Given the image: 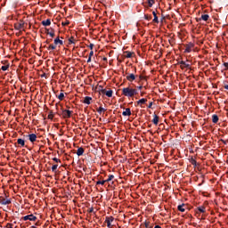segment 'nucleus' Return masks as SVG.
Returning <instances> with one entry per match:
<instances>
[{
	"instance_id": "b1692460",
	"label": "nucleus",
	"mask_w": 228,
	"mask_h": 228,
	"mask_svg": "<svg viewBox=\"0 0 228 228\" xmlns=\"http://www.w3.org/2000/svg\"><path fill=\"white\" fill-rule=\"evenodd\" d=\"M147 4H148L149 8H152V6H154V4H156V0H147Z\"/></svg>"
},
{
	"instance_id": "2eb2a0df",
	"label": "nucleus",
	"mask_w": 228,
	"mask_h": 228,
	"mask_svg": "<svg viewBox=\"0 0 228 228\" xmlns=\"http://www.w3.org/2000/svg\"><path fill=\"white\" fill-rule=\"evenodd\" d=\"M133 56H134V52H129V51H125L124 52V57L125 58H133Z\"/></svg>"
},
{
	"instance_id": "f3484780",
	"label": "nucleus",
	"mask_w": 228,
	"mask_h": 228,
	"mask_svg": "<svg viewBox=\"0 0 228 228\" xmlns=\"http://www.w3.org/2000/svg\"><path fill=\"white\" fill-rule=\"evenodd\" d=\"M28 140L31 143H35L37 142V135L35 134H28Z\"/></svg>"
},
{
	"instance_id": "37998d69",
	"label": "nucleus",
	"mask_w": 228,
	"mask_h": 228,
	"mask_svg": "<svg viewBox=\"0 0 228 228\" xmlns=\"http://www.w3.org/2000/svg\"><path fill=\"white\" fill-rule=\"evenodd\" d=\"M191 165H193L194 167H197V160H195V159H191Z\"/></svg>"
},
{
	"instance_id": "5701e85b",
	"label": "nucleus",
	"mask_w": 228,
	"mask_h": 228,
	"mask_svg": "<svg viewBox=\"0 0 228 228\" xmlns=\"http://www.w3.org/2000/svg\"><path fill=\"white\" fill-rule=\"evenodd\" d=\"M144 227H145V228H152V227H154V224H151V221L146 220V221L144 222Z\"/></svg>"
},
{
	"instance_id": "a19ab883",
	"label": "nucleus",
	"mask_w": 228,
	"mask_h": 228,
	"mask_svg": "<svg viewBox=\"0 0 228 228\" xmlns=\"http://www.w3.org/2000/svg\"><path fill=\"white\" fill-rule=\"evenodd\" d=\"M58 168V164H54L53 167H52V172H56Z\"/></svg>"
},
{
	"instance_id": "49530a36",
	"label": "nucleus",
	"mask_w": 228,
	"mask_h": 228,
	"mask_svg": "<svg viewBox=\"0 0 228 228\" xmlns=\"http://www.w3.org/2000/svg\"><path fill=\"white\" fill-rule=\"evenodd\" d=\"M152 104H154L153 102H150L148 104V109L151 110V108H152Z\"/></svg>"
},
{
	"instance_id": "f03ea898",
	"label": "nucleus",
	"mask_w": 228,
	"mask_h": 228,
	"mask_svg": "<svg viewBox=\"0 0 228 228\" xmlns=\"http://www.w3.org/2000/svg\"><path fill=\"white\" fill-rule=\"evenodd\" d=\"M25 24L26 23L24 22V20H20L19 21L14 23V29H16V31H20L21 29H24Z\"/></svg>"
},
{
	"instance_id": "20e7f679",
	"label": "nucleus",
	"mask_w": 228,
	"mask_h": 228,
	"mask_svg": "<svg viewBox=\"0 0 228 228\" xmlns=\"http://www.w3.org/2000/svg\"><path fill=\"white\" fill-rule=\"evenodd\" d=\"M72 113H74V111L69 110H62L61 117L62 118H70V117H72Z\"/></svg>"
},
{
	"instance_id": "39448f33",
	"label": "nucleus",
	"mask_w": 228,
	"mask_h": 228,
	"mask_svg": "<svg viewBox=\"0 0 228 228\" xmlns=\"http://www.w3.org/2000/svg\"><path fill=\"white\" fill-rule=\"evenodd\" d=\"M193 47H195V43H188L187 45H185V50L183 53H191V50L193 49Z\"/></svg>"
},
{
	"instance_id": "f704fd0d",
	"label": "nucleus",
	"mask_w": 228,
	"mask_h": 228,
	"mask_svg": "<svg viewBox=\"0 0 228 228\" xmlns=\"http://www.w3.org/2000/svg\"><path fill=\"white\" fill-rule=\"evenodd\" d=\"M8 69H10V64L4 65L1 67V70H3L4 72H5V70H8Z\"/></svg>"
},
{
	"instance_id": "7ed1b4c3",
	"label": "nucleus",
	"mask_w": 228,
	"mask_h": 228,
	"mask_svg": "<svg viewBox=\"0 0 228 228\" xmlns=\"http://www.w3.org/2000/svg\"><path fill=\"white\" fill-rule=\"evenodd\" d=\"M21 220H23L24 222H28V220H29V222H37V216L33 214L24 216L21 217Z\"/></svg>"
},
{
	"instance_id": "c9c22d12",
	"label": "nucleus",
	"mask_w": 228,
	"mask_h": 228,
	"mask_svg": "<svg viewBox=\"0 0 228 228\" xmlns=\"http://www.w3.org/2000/svg\"><path fill=\"white\" fill-rule=\"evenodd\" d=\"M113 179H115V175H110L108 176V179H106L105 181H107V183H110V181H113Z\"/></svg>"
},
{
	"instance_id": "72a5a7b5",
	"label": "nucleus",
	"mask_w": 228,
	"mask_h": 228,
	"mask_svg": "<svg viewBox=\"0 0 228 228\" xmlns=\"http://www.w3.org/2000/svg\"><path fill=\"white\" fill-rule=\"evenodd\" d=\"M92 56H94V50H91V52L89 53L87 63H90V61H92Z\"/></svg>"
},
{
	"instance_id": "13d9d810",
	"label": "nucleus",
	"mask_w": 228,
	"mask_h": 228,
	"mask_svg": "<svg viewBox=\"0 0 228 228\" xmlns=\"http://www.w3.org/2000/svg\"><path fill=\"white\" fill-rule=\"evenodd\" d=\"M45 77V74L42 75V77Z\"/></svg>"
},
{
	"instance_id": "6ab92c4d",
	"label": "nucleus",
	"mask_w": 228,
	"mask_h": 228,
	"mask_svg": "<svg viewBox=\"0 0 228 228\" xmlns=\"http://www.w3.org/2000/svg\"><path fill=\"white\" fill-rule=\"evenodd\" d=\"M123 117H131V109L126 108L125 111L122 112Z\"/></svg>"
},
{
	"instance_id": "f8f14e48",
	"label": "nucleus",
	"mask_w": 228,
	"mask_h": 228,
	"mask_svg": "<svg viewBox=\"0 0 228 228\" xmlns=\"http://www.w3.org/2000/svg\"><path fill=\"white\" fill-rule=\"evenodd\" d=\"M152 15L154 17L152 20L153 24H159V18L158 17V12H156V11H153Z\"/></svg>"
},
{
	"instance_id": "ddd939ff",
	"label": "nucleus",
	"mask_w": 228,
	"mask_h": 228,
	"mask_svg": "<svg viewBox=\"0 0 228 228\" xmlns=\"http://www.w3.org/2000/svg\"><path fill=\"white\" fill-rule=\"evenodd\" d=\"M0 204H2V206H6L8 204H12V200H6L3 197H0Z\"/></svg>"
},
{
	"instance_id": "6e6d98bb",
	"label": "nucleus",
	"mask_w": 228,
	"mask_h": 228,
	"mask_svg": "<svg viewBox=\"0 0 228 228\" xmlns=\"http://www.w3.org/2000/svg\"><path fill=\"white\" fill-rule=\"evenodd\" d=\"M154 228H161V226H159V225H155V227Z\"/></svg>"
},
{
	"instance_id": "6e6552de",
	"label": "nucleus",
	"mask_w": 228,
	"mask_h": 228,
	"mask_svg": "<svg viewBox=\"0 0 228 228\" xmlns=\"http://www.w3.org/2000/svg\"><path fill=\"white\" fill-rule=\"evenodd\" d=\"M53 44L55 45L56 47H61V45H63V37H61L60 39V36H58L54 39Z\"/></svg>"
},
{
	"instance_id": "7c9ffc66",
	"label": "nucleus",
	"mask_w": 228,
	"mask_h": 228,
	"mask_svg": "<svg viewBox=\"0 0 228 228\" xmlns=\"http://www.w3.org/2000/svg\"><path fill=\"white\" fill-rule=\"evenodd\" d=\"M47 51H54L56 49V46L53 44H51L49 46L46 47Z\"/></svg>"
},
{
	"instance_id": "f257e3e1",
	"label": "nucleus",
	"mask_w": 228,
	"mask_h": 228,
	"mask_svg": "<svg viewBox=\"0 0 228 228\" xmlns=\"http://www.w3.org/2000/svg\"><path fill=\"white\" fill-rule=\"evenodd\" d=\"M122 95H124V97H127L128 99H131L134 97V95H138V90L131 86L124 87L122 89Z\"/></svg>"
},
{
	"instance_id": "603ef678",
	"label": "nucleus",
	"mask_w": 228,
	"mask_h": 228,
	"mask_svg": "<svg viewBox=\"0 0 228 228\" xmlns=\"http://www.w3.org/2000/svg\"><path fill=\"white\" fill-rule=\"evenodd\" d=\"M163 20H165V16L162 14L161 22H163Z\"/></svg>"
},
{
	"instance_id": "a878e982",
	"label": "nucleus",
	"mask_w": 228,
	"mask_h": 228,
	"mask_svg": "<svg viewBox=\"0 0 228 228\" xmlns=\"http://www.w3.org/2000/svg\"><path fill=\"white\" fill-rule=\"evenodd\" d=\"M178 211H180L181 213H184L186 211V209L184 208V203H183L182 205H179L177 207Z\"/></svg>"
},
{
	"instance_id": "412c9836",
	"label": "nucleus",
	"mask_w": 228,
	"mask_h": 228,
	"mask_svg": "<svg viewBox=\"0 0 228 228\" xmlns=\"http://www.w3.org/2000/svg\"><path fill=\"white\" fill-rule=\"evenodd\" d=\"M206 212V207L200 206L196 208V213H205Z\"/></svg>"
},
{
	"instance_id": "79ce46f5",
	"label": "nucleus",
	"mask_w": 228,
	"mask_h": 228,
	"mask_svg": "<svg viewBox=\"0 0 228 228\" xmlns=\"http://www.w3.org/2000/svg\"><path fill=\"white\" fill-rule=\"evenodd\" d=\"M53 161H54L55 163H61V159H58V158H56V157H54V158L53 159Z\"/></svg>"
},
{
	"instance_id": "423d86ee",
	"label": "nucleus",
	"mask_w": 228,
	"mask_h": 228,
	"mask_svg": "<svg viewBox=\"0 0 228 228\" xmlns=\"http://www.w3.org/2000/svg\"><path fill=\"white\" fill-rule=\"evenodd\" d=\"M144 104H147L146 98H142L135 102V106H138L139 108H145V106H143Z\"/></svg>"
},
{
	"instance_id": "2f4dec72",
	"label": "nucleus",
	"mask_w": 228,
	"mask_h": 228,
	"mask_svg": "<svg viewBox=\"0 0 228 228\" xmlns=\"http://www.w3.org/2000/svg\"><path fill=\"white\" fill-rule=\"evenodd\" d=\"M57 99H59V101H63V99H65V94H63V90H61V93L57 96Z\"/></svg>"
},
{
	"instance_id": "9b49d317",
	"label": "nucleus",
	"mask_w": 228,
	"mask_h": 228,
	"mask_svg": "<svg viewBox=\"0 0 228 228\" xmlns=\"http://www.w3.org/2000/svg\"><path fill=\"white\" fill-rule=\"evenodd\" d=\"M101 92L102 94H103V95H106L107 97H113V90L111 89L108 91H106V89H102Z\"/></svg>"
},
{
	"instance_id": "cd10ccee",
	"label": "nucleus",
	"mask_w": 228,
	"mask_h": 228,
	"mask_svg": "<svg viewBox=\"0 0 228 228\" xmlns=\"http://www.w3.org/2000/svg\"><path fill=\"white\" fill-rule=\"evenodd\" d=\"M77 42V40H76V38L74 37V36H71V37L69 38V45L76 44Z\"/></svg>"
},
{
	"instance_id": "e433bc0d",
	"label": "nucleus",
	"mask_w": 228,
	"mask_h": 228,
	"mask_svg": "<svg viewBox=\"0 0 228 228\" xmlns=\"http://www.w3.org/2000/svg\"><path fill=\"white\" fill-rule=\"evenodd\" d=\"M69 24H70V21L69 20H65L64 21L61 22V26L63 27L69 26Z\"/></svg>"
},
{
	"instance_id": "3c124183",
	"label": "nucleus",
	"mask_w": 228,
	"mask_h": 228,
	"mask_svg": "<svg viewBox=\"0 0 228 228\" xmlns=\"http://www.w3.org/2000/svg\"><path fill=\"white\" fill-rule=\"evenodd\" d=\"M224 90H228V85L224 86Z\"/></svg>"
},
{
	"instance_id": "4c0bfd02",
	"label": "nucleus",
	"mask_w": 228,
	"mask_h": 228,
	"mask_svg": "<svg viewBox=\"0 0 228 228\" xmlns=\"http://www.w3.org/2000/svg\"><path fill=\"white\" fill-rule=\"evenodd\" d=\"M97 111H98V113H104V112H106V109H104V108H102V107H99V108L97 109Z\"/></svg>"
},
{
	"instance_id": "4468645a",
	"label": "nucleus",
	"mask_w": 228,
	"mask_h": 228,
	"mask_svg": "<svg viewBox=\"0 0 228 228\" xmlns=\"http://www.w3.org/2000/svg\"><path fill=\"white\" fill-rule=\"evenodd\" d=\"M199 20H204V22H208L209 20V14H201L200 18H199Z\"/></svg>"
},
{
	"instance_id": "dca6fc26",
	"label": "nucleus",
	"mask_w": 228,
	"mask_h": 228,
	"mask_svg": "<svg viewBox=\"0 0 228 228\" xmlns=\"http://www.w3.org/2000/svg\"><path fill=\"white\" fill-rule=\"evenodd\" d=\"M152 123L154 124V126H158V124H159V115H156V114L153 115Z\"/></svg>"
},
{
	"instance_id": "09e8293b",
	"label": "nucleus",
	"mask_w": 228,
	"mask_h": 228,
	"mask_svg": "<svg viewBox=\"0 0 228 228\" xmlns=\"http://www.w3.org/2000/svg\"><path fill=\"white\" fill-rule=\"evenodd\" d=\"M88 47H89V49H90L91 51H94V44H90V45H88Z\"/></svg>"
},
{
	"instance_id": "5fc2aeb1",
	"label": "nucleus",
	"mask_w": 228,
	"mask_h": 228,
	"mask_svg": "<svg viewBox=\"0 0 228 228\" xmlns=\"http://www.w3.org/2000/svg\"><path fill=\"white\" fill-rule=\"evenodd\" d=\"M35 225L38 226V225H40V223H39V222H37V223L35 224Z\"/></svg>"
},
{
	"instance_id": "4be33fe9",
	"label": "nucleus",
	"mask_w": 228,
	"mask_h": 228,
	"mask_svg": "<svg viewBox=\"0 0 228 228\" xmlns=\"http://www.w3.org/2000/svg\"><path fill=\"white\" fill-rule=\"evenodd\" d=\"M83 154H85V148L83 147L78 148L77 151V156H83Z\"/></svg>"
},
{
	"instance_id": "8fccbe9b",
	"label": "nucleus",
	"mask_w": 228,
	"mask_h": 228,
	"mask_svg": "<svg viewBox=\"0 0 228 228\" xmlns=\"http://www.w3.org/2000/svg\"><path fill=\"white\" fill-rule=\"evenodd\" d=\"M102 61L108 62V58L107 57H103Z\"/></svg>"
},
{
	"instance_id": "4d7b16f0",
	"label": "nucleus",
	"mask_w": 228,
	"mask_h": 228,
	"mask_svg": "<svg viewBox=\"0 0 228 228\" xmlns=\"http://www.w3.org/2000/svg\"><path fill=\"white\" fill-rule=\"evenodd\" d=\"M141 96L143 97V93H141Z\"/></svg>"
},
{
	"instance_id": "864d4df0",
	"label": "nucleus",
	"mask_w": 228,
	"mask_h": 228,
	"mask_svg": "<svg viewBox=\"0 0 228 228\" xmlns=\"http://www.w3.org/2000/svg\"><path fill=\"white\" fill-rule=\"evenodd\" d=\"M142 88H143V86H138V90H142Z\"/></svg>"
},
{
	"instance_id": "aec40b11",
	"label": "nucleus",
	"mask_w": 228,
	"mask_h": 228,
	"mask_svg": "<svg viewBox=\"0 0 228 228\" xmlns=\"http://www.w3.org/2000/svg\"><path fill=\"white\" fill-rule=\"evenodd\" d=\"M99 179L101 180V179H102V176H100L99 177ZM98 180L97 182H96V186H99L100 184L102 185V186H104V184H106V183H108L106 180Z\"/></svg>"
},
{
	"instance_id": "c85d7f7f",
	"label": "nucleus",
	"mask_w": 228,
	"mask_h": 228,
	"mask_svg": "<svg viewBox=\"0 0 228 228\" xmlns=\"http://www.w3.org/2000/svg\"><path fill=\"white\" fill-rule=\"evenodd\" d=\"M42 26H49L51 24V19H47L41 22Z\"/></svg>"
},
{
	"instance_id": "0eeeda50",
	"label": "nucleus",
	"mask_w": 228,
	"mask_h": 228,
	"mask_svg": "<svg viewBox=\"0 0 228 228\" xmlns=\"http://www.w3.org/2000/svg\"><path fill=\"white\" fill-rule=\"evenodd\" d=\"M115 222V217L113 216H106L105 217V224H107L108 228H111V223Z\"/></svg>"
},
{
	"instance_id": "a211bd4d",
	"label": "nucleus",
	"mask_w": 228,
	"mask_h": 228,
	"mask_svg": "<svg viewBox=\"0 0 228 228\" xmlns=\"http://www.w3.org/2000/svg\"><path fill=\"white\" fill-rule=\"evenodd\" d=\"M83 103L84 104H87V105H90L92 104V97L90 96H86L84 101H83Z\"/></svg>"
},
{
	"instance_id": "9d476101",
	"label": "nucleus",
	"mask_w": 228,
	"mask_h": 228,
	"mask_svg": "<svg viewBox=\"0 0 228 228\" xmlns=\"http://www.w3.org/2000/svg\"><path fill=\"white\" fill-rule=\"evenodd\" d=\"M178 65H180V69L182 70H184V69H190V64L186 63L184 61H181L178 62Z\"/></svg>"
},
{
	"instance_id": "58836bf2",
	"label": "nucleus",
	"mask_w": 228,
	"mask_h": 228,
	"mask_svg": "<svg viewBox=\"0 0 228 228\" xmlns=\"http://www.w3.org/2000/svg\"><path fill=\"white\" fill-rule=\"evenodd\" d=\"M144 19H145V20H152V16H151L149 14H145L144 15Z\"/></svg>"
},
{
	"instance_id": "c756f323",
	"label": "nucleus",
	"mask_w": 228,
	"mask_h": 228,
	"mask_svg": "<svg viewBox=\"0 0 228 228\" xmlns=\"http://www.w3.org/2000/svg\"><path fill=\"white\" fill-rule=\"evenodd\" d=\"M46 33L51 37V38H54L55 37L54 29H52L50 32H49V29H47Z\"/></svg>"
},
{
	"instance_id": "1a4fd4ad",
	"label": "nucleus",
	"mask_w": 228,
	"mask_h": 228,
	"mask_svg": "<svg viewBox=\"0 0 228 228\" xmlns=\"http://www.w3.org/2000/svg\"><path fill=\"white\" fill-rule=\"evenodd\" d=\"M126 81H129V83H133L136 79V75L134 73H126Z\"/></svg>"
},
{
	"instance_id": "393cba45",
	"label": "nucleus",
	"mask_w": 228,
	"mask_h": 228,
	"mask_svg": "<svg viewBox=\"0 0 228 228\" xmlns=\"http://www.w3.org/2000/svg\"><path fill=\"white\" fill-rule=\"evenodd\" d=\"M218 120H219L218 115L214 114V115L212 116V122H213V124H218Z\"/></svg>"
},
{
	"instance_id": "de8ad7c7",
	"label": "nucleus",
	"mask_w": 228,
	"mask_h": 228,
	"mask_svg": "<svg viewBox=\"0 0 228 228\" xmlns=\"http://www.w3.org/2000/svg\"><path fill=\"white\" fill-rule=\"evenodd\" d=\"M6 227H7V228H13V224H12L8 223V224H6Z\"/></svg>"
},
{
	"instance_id": "473e14b6",
	"label": "nucleus",
	"mask_w": 228,
	"mask_h": 228,
	"mask_svg": "<svg viewBox=\"0 0 228 228\" xmlns=\"http://www.w3.org/2000/svg\"><path fill=\"white\" fill-rule=\"evenodd\" d=\"M17 143L21 147H24V145H26V142H24V140L20 138L17 140Z\"/></svg>"
},
{
	"instance_id": "bf43d9fd",
	"label": "nucleus",
	"mask_w": 228,
	"mask_h": 228,
	"mask_svg": "<svg viewBox=\"0 0 228 228\" xmlns=\"http://www.w3.org/2000/svg\"><path fill=\"white\" fill-rule=\"evenodd\" d=\"M134 72H136V68H134Z\"/></svg>"
},
{
	"instance_id": "ea45409f",
	"label": "nucleus",
	"mask_w": 228,
	"mask_h": 228,
	"mask_svg": "<svg viewBox=\"0 0 228 228\" xmlns=\"http://www.w3.org/2000/svg\"><path fill=\"white\" fill-rule=\"evenodd\" d=\"M139 79H140V81H147V77H145V76H143V75H140L139 76Z\"/></svg>"
},
{
	"instance_id": "a18cd8bd",
	"label": "nucleus",
	"mask_w": 228,
	"mask_h": 228,
	"mask_svg": "<svg viewBox=\"0 0 228 228\" xmlns=\"http://www.w3.org/2000/svg\"><path fill=\"white\" fill-rule=\"evenodd\" d=\"M87 213H94V207L89 208Z\"/></svg>"
},
{
	"instance_id": "bb28decb",
	"label": "nucleus",
	"mask_w": 228,
	"mask_h": 228,
	"mask_svg": "<svg viewBox=\"0 0 228 228\" xmlns=\"http://www.w3.org/2000/svg\"><path fill=\"white\" fill-rule=\"evenodd\" d=\"M47 118H48V120H53V118H54V112L53 110L49 111Z\"/></svg>"
},
{
	"instance_id": "c03bdc74",
	"label": "nucleus",
	"mask_w": 228,
	"mask_h": 228,
	"mask_svg": "<svg viewBox=\"0 0 228 228\" xmlns=\"http://www.w3.org/2000/svg\"><path fill=\"white\" fill-rule=\"evenodd\" d=\"M223 67H224V70H227L228 71V62H224L223 63Z\"/></svg>"
}]
</instances>
